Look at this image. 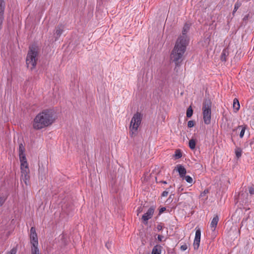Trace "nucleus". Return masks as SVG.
<instances>
[{"label": "nucleus", "instance_id": "f257e3e1", "mask_svg": "<svg viewBox=\"0 0 254 254\" xmlns=\"http://www.w3.org/2000/svg\"><path fill=\"white\" fill-rule=\"evenodd\" d=\"M54 112L51 109L44 110L38 114L33 121V127L40 130L51 126L55 121Z\"/></svg>", "mask_w": 254, "mask_h": 254}, {"label": "nucleus", "instance_id": "9d476101", "mask_svg": "<svg viewBox=\"0 0 254 254\" xmlns=\"http://www.w3.org/2000/svg\"><path fill=\"white\" fill-rule=\"evenodd\" d=\"M154 212V208L153 207H150L146 213H145L144 215L142 216V219L144 221H147L149 219H150L152 216H153V214Z\"/></svg>", "mask_w": 254, "mask_h": 254}, {"label": "nucleus", "instance_id": "7c9ffc66", "mask_svg": "<svg viewBox=\"0 0 254 254\" xmlns=\"http://www.w3.org/2000/svg\"><path fill=\"white\" fill-rule=\"evenodd\" d=\"M188 248V246L186 244L183 245L181 246V250L182 251H186Z\"/></svg>", "mask_w": 254, "mask_h": 254}, {"label": "nucleus", "instance_id": "e433bc0d", "mask_svg": "<svg viewBox=\"0 0 254 254\" xmlns=\"http://www.w3.org/2000/svg\"><path fill=\"white\" fill-rule=\"evenodd\" d=\"M163 237H163L162 235H159L158 236L157 238H158V240L159 241H160V242H161V241H162V239L163 238Z\"/></svg>", "mask_w": 254, "mask_h": 254}, {"label": "nucleus", "instance_id": "f03ea898", "mask_svg": "<svg viewBox=\"0 0 254 254\" xmlns=\"http://www.w3.org/2000/svg\"><path fill=\"white\" fill-rule=\"evenodd\" d=\"M188 44V40L182 38L177 39L170 56L171 60L175 64L176 66H179L182 63Z\"/></svg>", "mask_w": 254, "mask_h": 254}, {"label": "nucleus", "instance_id": "6e6552de", "mask_svg": "<svg viewBox=\"0 0 254 254\" xmlns=\"http://www.w3.org/2000/svg\"><path fill=\"white\" fill-rule=\"evenodd\" d=\"M196 232L195 238L193 242V247L195 250L198 249L199 246L200 236H201V230L198 227L195 228Z\"/></svg>", "mask_w": 254, "mask_h": 254}, {"label": "nucleus", "instance_id": "0eeeda50", "mask_svg": "<svg viewBox=\"0 0 254 254\" xmlns=\"http://www.w3.org/2000/svg\"><path fill=\"white\" fill-rule=\"evenodd\" d=\"M30 238L32 245L31 247L38 246V236L36 232V229L34 227H32L30 229Z\"/></svg>", "mask_w": 254, "mask_h": 254}, {"label": "nucleus", "instance_id": "f3484780", "mask_svg": "<svg viewBox=\"0 0 254 254\" xmlns=\"http://www.w3.org/2000/svg\"><path fill=\"white\" fill-rule=\"evenodd\" d=\"M174 186H175L174 185L173 186H170L169 187V188L167 189L166 190L164 191L162 193L161 196L162 197L167 196L168 195L169 191H170L171 192H173V190H172L174 189Z\"/></svg>", "mask_w": 254, "mask_h": 254}, {"label": "nucleus", "instance_id": "9b49d317", "mask_svg": "<svg viewBox=\"0 0 254 254\" xmlns=\"http://www.w3.org/2000/svg\"><path fill=\"white\" fill-rule=\"evenodd\" d=\"M189 29H190V25L188 24H186L185 25V26L183 28V31H182V35H180L178 37V38H182L183 39H185V40H188L189 41V40L187 35V33L188 32Z\"/></svg>", "mask_w": 254, "mask_h": 254}, {"label": "nucleus", "instance_id": "a19ab883", "mask_svg": "<svg viewBox=\"0 0 254 254\" xmlns=\"http://www.w3.org/2000/svg\"><path fill=\"white\" fill-rule=\"evenodd\" d=\"M248 15H246V16L244 17L243 20H244V21H245V20H247L248 19Z\"/></svg>", "mask_w": 254, "mask_h": 254}, {"label": "nucleus", "instance_id": "b1692460", "mask_svg": "<svg viewBox=\"0 0 254 254\" xmlns=\"http://www.w3.org/2000/svg\"><path fill=\"white\" fill-rule=\"evenodd\" d=\"M192 114H193V111H192L191 107L190 106V107H189L188 108V109L187 110V113H186L187 117L188 118H190L192 116Z\"/></svg>", "mask_w": 254, "mask_h": 254}, {"label": "nucleus", "instance_id": "c756f323", "mask_svg": "<svg viewBox=\"0 0 254 254\" xmlns=\"http://www.w3.org/2000/svg\"><path fill=\"white\" fill-rule=\"evenodd\" d=\"M6 198L4 197H0V206L5 202Z\"/></svg>", "mask_w": 254, "mask_h": 254}, {"label": "nucleus", "instance_id": "ddd939ff", "mask_svg": "<svg viewBox=\"0 0 254 254\" xmlns=\"http://www.w3.org/2000/svg\"><path fill=\"white\" fill-rule=\"evenodd\" d=\"M219 221V217L218 215H215L213 218L212 219L211 224L210 227L212 231H214L217 227L218 222Z\"/></svg>", "mask_w": 254, "mask_h": 254}, {"label": "nucleus", "instance_id": "2eb2a0df", "mask_svg": "<svg viewBox=\"0 0 254 254\" xmlns=\"http://www.w3.org/2000/svg\"><path fill=\"white\" fill-rule=\"evenodd\" d=\"M162 247L157 245L155 246L152 251V254H161Z\"/></svg>", "mask_w": 254, "mask_h": 254}, {"label": "nucleus", "instance_id": "1a4fd4ad", "mask_svg": "<svg viewBox=\"0 0 254 254\" xmlns=\"http://www.w3.org/2000/svg\"><path fill=\"white\" fill-rule=\"evenodd\" d=\"M64 25L63 24H59L56 27L54 33L55 41H57L61 36L64 30Z\"/></svg>", "mask_w": 254, "mask_h": 254}, {"label": "nucleus", "instance_id": "39448f33", "mask_svg": "<svg viewBox=\"0 0 254 254\" xmlns=\"http://www.w3.org/2000/svg\"><path fill=\"white\" fill-rule=\"evenodd\" d=\"M211 102L210 100H206L202 105V114L204 123L208 125L211 122Z\"/></svg>", "mask_w": 254, "mask_h": 254}, {"label": "nucleus", "instance_id": "393cba45", "mask_svg": "<svg viewBox=\"0 0 254 254\" xmlns=\"http://www.w3.org/2000/svg\"><path fill=\"white\" fill-rule=\"evenodd\" d=\"M241 2L238 1H237L235 3V5H234L233 13L235 12L238 10V9L241 6Z\"/></svg>", "mask_w": 254, "mask_h": 254}, {"label": "nucleus", "instance_id": "79ce46f5", "mask_svg": "<svg viewBox=\"0 0 254 254\" xmlns=\"http://www.w3.org/2000/svg\"><path fill=\"white\" fill-rule=\"evenodd\" d=\"M142 211V208L141 207H139L138 210H137V211H138V213H140L141 212V211Z\"/></svg>", "mask_w": 254, "mask_h": 254}, {"label": "nucleus", "instance_id": "ea45409f", "mask_svg": "<svg viewBox=\"0 0 254 254\" xmlns=\"http://www.w3.org/2000/svg\"><path fill=\"white\" fill-rule=\"evenodd\" d=\"M189 143H195V141L194 139H190V141H189Z\"/></svg>", "mask_w": 254, "mask_h": 254}, {"label": "nucleus", "instance_id": "2f4dec72", "mask_svg": "<svg viewBox=\"0 0 254 254\" xmlns=\"http://www.w3.org/2000/svg\"><path fill=\"white\" fill-rule=\"evenodd\" d=\"M209 192L208 190H205L203 192H202L200 194L201 196H204L205 195Z\"/></svg>", "mask_w": 254, "mask_h": 254}, {"label": "nucleus", "instance_id": "7ed1b4c3", "mask_svg": "<svg viewBox=\"0 0 254 254\" xmlns=\"http://www.w3.org/2000/svg\"><path fill=\"white\" fill-rule=\"evenodd\" d=\"M25 151V146L23 144H20L18 154L19 160L21 163V177L25 184L27 185L30 178L29 175L30 171L28 168V164L26 156L24 153Z\"/></svg>", "mask_w": 254, "mask_h": 254}, {"label": "nucleus", "instance_id": "dca6fc26", "mask_svg": "<svg viewBox=\"0 0 254 254\" xmlns=\"http://www.w3.org/2000/svg\"><path fill=\"white\" fill-rule=\"evenodd\" d=\"M229 52L228 50L226 49H224L222 51V52L221 55V60L222 62H226L227 61V57L228 56Z\"/></svg>", "mask_w": 254, "mask_h": 254}, {"label": "nucleus", "instance_id": "4c0bfd02", "mask_svg": "<svg viewBox=\"0 0 254 254\" xmlns=\"http://www.w3.org/2000/svg\"><path fill=\"white\" fill-rule=\"evenodd\" d=\"M157 183H163L164 184H167V182L166 181H160L159 182H157Z\"/></svg>", "mask_w": 254, "mask_h": 254}, {"label": "nucleus", "instance_id": "a211bd4d", "mask_svg": "<svg viewBox=\"0 0 254 254\" xmlns=\"http://www.w3.org/2000/svg\"><path fill=\"white\" fill-rule=\"evenodd\" d=\"M233 108L235 112H237L240 109V103L239 100L237 98H235L233 100Z\"/></svg>", "mask_w": 254, "mask_h": 254}, {"label": "nucleus", "instance_id": "4be33fe9", "mask_svg": "<svg viewBox=\"0 0 254 254\" xmlns=\"http://www.w3.org/2000/svg\"><path fill=\"white\" fill-rule=\"evenodd\" d=\"M4 6L5 4L4 0H0V15H3Z\"/></svg>", "mask_w": 254, "mask_h": 254}, {"label": "nucleus", "instance_id": "58836bf2", "mask_svg": "<svg viewBox=\"0 0 254 254\" xmlns=\"http://www.w3.org/2000/svg\"><path fill=\"white\" fill-rule=\"evenodd\" d=\"M3 19V15H0V23H1Z\"/></svg>", "mask_w": 254, "mask_h": 254}, {"label": "nucleus", "instance_id": "5701e85b", "mask_svg": "<svg viewBox=\"0 0 254 254\" xmlns=\"http://www.w3.org/2000/svg\"><path fill=\"white\" fill-rule=\"evenodd\" d=\"M174 157L176 159H179L182 157V154L180 150H176L174 154Z\"/></svg>", "mask_w": 254, "mask_h": 254}, {"label": "nucleus", "instance_id": "473e14b6", "mask_svg": "<svg viewBox=\"0 0 254 254\" xmlns=\"http://www.w3.org/2000/svg\"><path fill=\"white\" fill-rule=\"evenodd\" d=\"M249 192L251 194H254V188L253 187H250L249 188Z\"/></svg>", "mask_w": 254, "mask_h": 254}, {"label": "nucleus", "instance_id": "c85d7f7f", "mask_svg": "<svg viewBox=\"0 0 254 254\" xmlns=\"http://www.w3.org/2000/svg\"><path fill=\"white\" fill-rule=\"evenodd\" d=\"M189 145L190 148L191 150H194L196 149V144H189Z\"/></svg>", "mask_w": 254, "mask_h": 254}, {"label": "nucleus", "instance_id": "72a5a7b5", "mask_svg": "<svg viewBox=\"0 0 254 254\" xmlns=\"http://www.w3.org/2000/svg\"><path fill=\"white\" fill-rule=\"evenodd\" d=\"M105 246L108 249H109L111 247V243L108 242L106 243Z\"/></svg>", "mask_w": 254, "mask_h": 254}, {"label": "nucleus", "instance_id": "aec40b11", "mask_svg": "<svg viewBox=\"0 0 254 254\" xmlns=\"http://www.w3.org/2000/svg\"><path fill=\"white\" fill-rule=\"evenodd\" d=\"M242 149L240 148L236 147L235 150V153L236 156V157L237 159H239L241 157L242 155Z\"/></svg>", "mask_w": 254, "mask_h": 254}, {"label": "nucleus", "instance_id": "f704fd0d", "mask_svg": "<svg viewBox=\"0 0 254 254\" xmlns=\"http://www.w3.org/2000/svg\"><path fill=\"white\" fill-rule=\"evenodd\" d=\"M166 210V208L165 207H161L160 209H159V214H161L162 213H163V212H164Z\"/></svg>", "mask_w": 254, "mask_h": 254}, {"label": "nucleus", "instance_id": "4468645a", "mask_svg": "<svg viewBox=\"0 0 254 254\" xmlns=\"http://www.w3.org/2000/svg\"><path fill=\"white\" fill-rule=\"evenodd\" d=\"M246 129V126H239L236 129V130L237 131H240V137L241 138H242L243 137L244 133L245 132Z\"/></svg>", "mask_w": 254, "mask_h": 254}, {"label": "nucleus", "instance_id": "423d86ee", "mask_svg": "<svg viewBox=\"0 0 254 254\" xmlns=\"http://www.w3.org/2000/svg\"><path fill=\"white\" fill-rule=\"evenodd\" d=\"M142 120V115L137 112L134 114L130 124L129 129L132 135L136 133Z\"/></svg>", "mask_w": 254, "mask_h": 254}, {"label": "nucleus", "instance_id": "a878e982", "mask_svg": "<svg viewBox=\"0 0 254 254\" xmlns=\"http://www.w3.org/2000/svg\"><path fill=\"white\" fill-rule=\"evenodd\" d=\"M183 178H185V180L189 183H192V179L191 177H190V176H185V177H184Z\"/></svg>", "mask_w": 254, "mask_h": 254}, {"label": "nucleus", "instance_id": "f8f14e48", "mask_svg": "<svg viewBox=\"0 0 254 254\" xmlns=\"http://www.w3.org/2000/svg\"><path fill=\"white\" fill-rule=\"evenodd\" d=\"M176 168H177V170L179 172L180 177L181 178L185 177V175L186 174V170L185 167L181 165H178Z\"/></svg>", "mask_w": 254, "mask_h": 254}, {"label": "nucleus", "instance_id": "6ab92c4d", "mask_svg": "<svg viewBox=\"0 0 254 254\" xmlns=\"http://www.w3.org/2000/svg\"><path fill=\"white\" fill-rule=\"evenodd\" d=\"M22 143L24 142L22 135L17 134L14 136V143Z\"/></svg>", "mask_w": 254, "mask_h": 254}, {"label": "nucleus", "instance_id": "37998d69", "mask_svg": "<svg viewBox=\"0 0 254 254\" xmlns=\"http://www.w3.org/2000/svg\"><path fill=\"white\" fill-rule=\"evenodd\" d=\"M169 199H172V195H170Z\"/></svg>", "mask_w": 254, "mask_h": 254}, {"label": "nucleus", "instance_id": "412c9836", "mask_svg": "<svg viewBox=\"0 0 254 254\" xmlns=\"http://www.w3.org/2000/svg\"><path fill=\"white\" fill-rule=\"evenodd\" d=\"M31 254H41L40 252L38 246L31 247Z\"/></svg>", "mask_w": 254, "mask_h": 254}, {"label": "nucleus", "instance_id": "cd10ccee", "mask_svg": "<svg viewBox=\"0 0 254 254\" xmlns=\"http://www.w3.org/2000/svg\"><path fill=\"white\" fill-rule=\"evenodd\" d=\"M44 171L45 169L43 166L40 167L38 170L39 175H43V173H44Z\"/></svg>", "mask_w": 254, "mask_h": 254}, {"label": "nucleus", "instance_id": "20e7f679", "mask_svg": "<svg viewBox=\"0 0 254 254\" xmlns=\"http://www.w3.org/2000/svg\"><path fill=\"white\" fill-rule=\"evenodd\" d=\"M39 52V48L35 45L29 47L26 61L27 67L30 68L31 69H33L36 65Z\"/></svg>", "mask_w": 254, "mask_h": 254}, {"label": "nucleus", "instance_id": "c9c22d12", "mask_svg": "<svg viewBox=\"0 0 254 254\" xmlns=\"http://www.w3.org/2000/svg\"><path fill=\"white\" fill-rule=\"evenodd\" d=\"M162 228H163V227H162V226L161 225H160V224L158 225H157V230H158V231H160V230H161L162 229Z\"/></svg>", "mask_w": 254, "mask_h": 254}, {"label": "nucleus", "instance_id": "bb28decb", "mask_svg": "<svg viewBox=\"0 0 254 254\" xmlns=\"http://www.w3.org/2000/svg\"><path fill=\"white\" fill-rule=\"evenodd\" d=\"M194 125V122L193 121H189L188 123V127H192Z\"/></svg>", "mask_w": 254, "mask_h": 254}]
</instances>
